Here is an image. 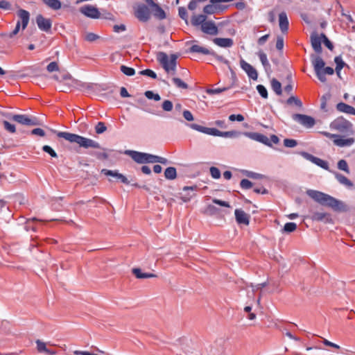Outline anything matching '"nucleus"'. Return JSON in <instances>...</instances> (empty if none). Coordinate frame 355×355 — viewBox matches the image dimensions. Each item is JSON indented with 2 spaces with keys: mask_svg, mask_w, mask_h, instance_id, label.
Wrapping results in <instances>:
<instances>
[{
  "mask_svg": "<svg viewBox=\"0 0 355 355\" xmlns=\"http://www.w3.org/2000/svg\"><path fill=\"white\" fill-rule=\"evenodd\" d=\"M172 80L179 88L187 89L188 87L187 85L179 78H173Z\"/></svg>",
  "mask_w": 355,
  "mask_h": 355,
  "instance_id": "obj_46",
  "label": "nucleus"
},
{
  "mask_svg": "<svg viewBox=\"0 0 355 355\" xmlns=\"http://www.w3.org/2000/svg\"><path fill=\"white\" fill-rule=\"evenodd\" d=\"M203 33L211 35H216L218 33V30L215 23L212 21H206L201 26Z\"/></svg>",
  "mask_w": 355,
  "mask_h": 355,
  "instance_id": "obj_16",
  "label": "nucleus"
},
{
  "mask_svg": "<svg viewBox=\"0 0 355 355\" xmlns=\"http://www.w3.org/2000/svg\"><path fill=\"white\" fill-rule=\"evenodd\" d=\"M12 6L11 3L6 0H1L0 1V8L5 10H11Z\"/></svg>",
  "mask_w": 355,
  "mask_h": 355,
  "instance_id": "obj_57",
  "label": "nucleus"
},
{
  "mask_svg": "<svg viewBox=\"0 0 355 355\" xmlns=\"http://www.w3.org/2000/svg\"><path fill=\"white\" fill-rule=\"evenodd\" d=\"M140 73L141 75H145V76H149L153 79H155L157 78V74L151 69H147L141 71Z\"/></svg>",
  "mask_w": 355,
  "mask_h": 355,
  "instance_id": "obj_56",
  "label": "nucleus"
},
{
  "mask_svg": "<svg viewBox=\"0 0 355 355\" xmlns=\"http://www.w3.org/2000/svg\"><path fill=\"white\" fill-rule=\"evenodd\" d=\"M178 13H179V16L182 19L185 20L186 21H187L188 15H187V11L185 8L180 7L178 9Z\"/></svg>",
  "mask_w": 355,
  "mask_h": 355,
  "instance_id": "obj_59",
  "label": "nucleus"
},
{
  "mask_svg": "<svg viewBox=\"0 0 355 355\" xmlns=\"http://www.w3.org/2000/svg\"><path fill=\"white\" fill-rule=\"evenodd\" d=\"M279 25L281 31L284 33L288 30V19L286 12H282L279 15Z\"/></svg>",
  "mask_w": 355,
  "mask_h": 355,
  "instance_id": "obj_22",
  "label": "nucleus"
},
{
  "mask_svg": "<svg viewBox=\"0 0 355 355\" xmlns=\"http://www.w3.org/2000/svg\"><path fill=\"white\" fill-rule=\"evenodd\" d=\"M43 3L49 8L57 10L61 8V2L59 0H42Z\"/></svg>",
  "mask_w": 355,
  "mask_h": 355,
  "instance_id": "obj_31",
  "label": "nucleus"
},
{
  "mask_svg": "<svg viewBox=\"0 0 355 355\" xmlns=\"http://www.w3.org/2000/svg\"><path fill=\"white\" fill-rule=\"evenodd\" d=\"M323 37V43L330 50L332 51L334 49V45L331 42L327 37L324 34H322Z\"/></svg>",
  "mask_w": 355,
  "mask_h": 355,
  "instance_id": "obj_61",
  "label": "nucleus"
},
{
  "mask_svg": "<svg viewBox=\"0 0 355 355\" xmlns=\"http://www.w3.org/2000/svg\"><path fill=\"white\" fill-rule=\"evenodd\" d=\"M307 194L309 197L320 204H322L326 196V193L315 190H308Z\"/></svg>",
  "mask_w": 355,
  "mask_h": 355,
  "instance_id": "obj_25",
  "label": "nucleus"
},
{
  "mask_svg": "<svg viewBox=\"0 0 355 355\" xmlns=\"http://www.w3.org/2000/svg\"><path fill=\"white\" fill-rule=\"evenodd\" d=\"M334 62L336 64V71H341L342 69L345 66V63L343 60L340 56H336L334 58Z\"/></svg>",
  "mask_w": 355,
  "mask_h": 355,
  "instance_id": "obj_40",
  "label": "nucleus"
},
{
  "mask_svg": "<svg viewBox=\"0 0 355 355\" xmlns=\"http://www.w3.org/2000/svg\"><path fill=\"white\" fill-rule=\"evenodd\" d=\"M215 44L223 48H230L234 44L233 40L231 38L216 37L213 40Z\"/></svg>",
  "mask_w": 355,
  "mask_h": 355,
  "instance_id": "obj_23",
  "label": "nucleus"
},
{
  "mask_svg": "<svg viewBox=\"0 0 355 355\" xmlns=\"http://www.w3.org/2000/svg\"><path fill=\"white\" fill-rule=\"evenodd\" d=\"M241 68L248 74V77L254 80H257L258 73L257 70L243 59L240 60Z\"/></svg>",
  "mask_w": 355,
  "mask_h": 355,
  "instance_id": "obj_12",
  "label": "nucleus"
},
{
  "mask_svg": "<svg viewBox=\"0 0 355 355\" xmlns=\"http://www.w3.org/2000/svg\"><path fill=\"white\" fill-rule=\"evenodd\" d=\"M338 168L345 171L347 173H349V168L347 162L345 159H340L338 162Z\"/></svg>",
  "mask_w": 355,
  "mask_h": 355,
  "instance_id": "obj_38",
  "label": "nucleus"
},
{
  "mask_svg": "<svg viewBox=\"0 0 355 355\" xmlns=\"http://www.w3.org/2000/svg\"><path fill=\"white\" fill-rule=\"evenodd\" d=\"M329 127L331 130H336L339 132L348 133L352 132L353 125L344 117L340 116L331 121Z\"/></svg>",
  "mask_w": 355,
  "mask_h": 355,
  "instance_id": "obj_5",
  "label": "nucleus"
},
{
  "mask_svg": "<svg viewBox=\"0 0 355 355\" xmlns=\"http://www.w3.org/2000/svg\"><path fill=\"white\" fill-rule=\"evenodd\" d=\"M120 69L121 72L128 76H133L135 73V70L133 68L125 65H121Z\"/></svg>",
  "mask_w": 355,
  "mask_h": 355,
  "instance_id": "obj_39",
  "label": "nucleus"
},
{
  "mask_svg": "<svg viewBox=\"0 0 355 355\" xmlns=\"http://www.w3.org/2000/svg\"><path fill=\"white\" fill-rule=\"evenodd\" d=\"M311 218L313 220L325 221V222H329L331 220L330 216L329 214L324 213V212H318V211L314 212L312 214Z\"/></svg>",
  "mask_w": 355,
  "mask_h": 355,
  "instance_id": "obj_28",
  "label": "nucleus"
},
{
  "mask_svg": "<svg viewBox=\"0 0 355 355\" xmlns=\"http://www.w3.org/2000/svg\"><path fill=\"white\" fill-rule=\"evenodd\" d=\"M189 126L191 128H192L195 130H197L198 132H202V133H205V134H207L209 135L216 136V137H225V138H227V137L233 138V137H237L242 134L243 135V132H241L236 131V130L222 132V131H220L218 129L214 128H207V127H204V126H202V125H198L196 123L189 124Z\"/></svg>",
  "mask_w": 355,
  "mask_h": 355,
  "instance_id": "obj_3",
  "label": "nucleus"
},
{
  "mask_svg": "<svg viewBox=\"0 0 355 355\" xmlns=\"http://www.w3.org/2000/svg\"><path fill=\"white\" fill-rule=\"evenodd\" d=\"M297 229V225L295 223H287L284 225L283 231L291 233Z\"/></svg>",
  "mask_w": 355,
  "mask_h": 355,
  "instance_id": "obj_41",
  "label": "nucleus"
},
{
  "mask_svg": "<svg viewBox=\"0 0 355 355\" xmlns=\"http://www.w3.org/2000/svg\"><path fill=\"white\" fill-rule=\"evenodd\" d=\"M196 189V187H184L183 188V191L184 192V193H182L181 197H180L182 200L184 202H189L192 198V197L194 196V193L191 195V194L187 193V192L189 191H193Z\"/></svg>",
  "mask_w": 355,
  "mask_h": 355,
  "instance_id": "obj_29",
  "label": "nucleus"
},
{
  "mask_svg": "<svg viewBox=\"0 0 355 355\" xmlns=\"http://www.w3.org/2000/svg\"><path fill=\"white\" fill-rule=\"evenodd\" d=\"M287 103L289 105L294 103L298 107H301L302 105L301 101L299 98H297V97L293 96H292L288 98Z\"/></svg>",
  "mask_w": 355,
  "mask_h": 355,
  "instance_id": "obj_49",
  "label": "nucleus"
},
{
  "mask_svg": "<svg viewBox=\"0 0 355 355\" xmlns=\"http://www.w3.org/2000/svg\"><path fill=\"white\" fill-rule=\"evenodd\" d=\"M132 274L138 279H146L157 277V275L154 273L142 272V270L140 268H134L132 269Z\"/></svg>",
  "mask_w": 355,
  "mask_h": 355,
  "instance_id": "obj_26",
  "label": "nucleus"
},
{
  "mask_svg": "<svg viewBox=\"0 0 355 355\" xmlns=\"http://www.w3.org/2000/svg\"><path fill=\"white\" fill-rule=\"evenodd\" d=\"M334 174L336 179L340 184L347 187H352L353 186L352 182L349 180L347 177L344 176L343 175L338 172H334Z\"/></svg>",
  "mask_w": 355,
  "mask_h": 355,
  "instance_id": "obj_27",
  "label": "nucleus"
},
{
  "mask_svg": "<svg viewBox=\"0 0 355 355\" xmlns=\"http://www.w3.org/2000/svg\"><path fill=\"white\" fill-rule=\"evenodd\" d=\"M206 21V16L204 15H194L192 17L191 19V24L193 26H199L200 25L202 26V24L203 23H205Z\"/></svg>",
  "mask_w": 355,
  "mask_h": 355,
  "instance_id": "obj_32",
  "label": "nucleus"
},
{
  "mask_svg": "<svg viewBox=\"0 0 355 355\" xmlns=\"http://www.w3.org/2000/svg\"><path fill=\"white\" fill-rule=\"evenodd\" d=\"M258 56L261 64L266 69L270 67V64L267 58V55L263 51H260L258 53Z\"/></svg>",
  "mask_w": 355,
  "mask_h": 355,
  "instance_id": "obj_35",
  "label": "nucleus"
},
{
  "mask_svg": "<svg viewBox=\"0 0 355 355\" xmlns=\"http://www.w3.org/2000/svg\"><path fill=\"white\" fill-rule=\"evenodd\" d=\"M219 2H216L212 3L211 5H207L204 7L203 11L206 14H214L218 9V3Z\"/></svg>",
  "mask_w": 355,
  "mask_h": 355,
  "instance_id": "obj_37",
  "label": "nucleus"
},
{
  "mask_svg": "<svg viewBox=\"0 0 355 355\" xmlns=\"http://www.w3.org/2000/svg\"><path fill=\"white\" fill-rule=\"evenodd\" d=\"M102 173L105 175L112 176L116 178L118 180H119V178L121 175V173H118L116 171H111L107 169H103Z\"/></svg>",
  "mask_w": 355,
  "mask_h": 355,
  "instance_id": "obj_42",
  "label": "nucleus"
},
{
  "mask_svg": "<svg viewBox=\"0 0 355 355\" xmlns=\"http://www.w3.org/2000/svg\"><path fill=\"white\" fill-rule=\"evenodd\" d=\"M4 128L10 133H15L16 131L15 126L13 124H11L7 121H3Z\"/></svg>",
  "mask_w": 355,
  "mask_h": 355,
  "instance_id": "obj_52",
  "label": "nucleus"
},
{
  "mask_svg": "<svg viewBox=\"0 0 355 355\" xmlns=\"http://www.w3.org/2000/svg\"><path fill=\"white\" fill-rule=\"evenodd\" d=\"M46 69L49 72H53V71H58L59 67H58L57 62H51V63H49L47 65Z\"/></svg>",
  "mask_w": 355,
  "mask_h": 355,
  "instance_id": "obj_58",
  "label": "nucleus"
},
{
  "mask_svg": "<svg viewBox=\"0 0 355 355\" xmlns=\"http://www.w3.org/2000/svg\"><path fill=\"white\" fill-rule=\"evenodd\" d=\"M177 55L171 54L168 56L164 52H159L157 54V60L168 74L174 75L176 71Z\"/></svg>",
  "mask_w": 355,
  "mask_h": 355,
  "instance_id": "obj_4",
  "label": "nucleus"
},
{
  "mask_svg": "<svg viewBox=\"0 0 355 355\" xmlns=\"http://www.w3.org/2000/svg\"><path fill=\"white\" fill-rule=\"evenodd\" d=\"M293 118L295 121L306 128H312L315 125L314 119L307 115L295 114L293 115Z\"/></svg>",
  "mask_w": 355,
  "mask_h": 355,
  "instance_id": "obj_11",
  "label": "nucleus"
},
{
  "mask_svg": "<svg viewBox=\"0 0 355 355\" xmlns=\"http://www.w3.org/2000/svg\"><path fill=\"white\" fill-rule=\"evenodd\" d=\"M322 205L329 206L335 210H338L340 209V205H341V202L331 196L326 194Z\"/></svg>",
  "mask_w": 355,
  "mask_h": 355,
  "instance_id": "obj_20",
  "label": "nucleus"
},
{
  "mask_svg": "<svg viewBox=\"0 0 355 355\" xmlns=\"http://www.w3.org/2000/svg\"><path fill=\"white\" fill-rule=\"evenodd\" d=\"M98 38V36L94 33H89L85 35V40L89 42H94Z\"/></svg>",
  "mask_w": 355,
  "mask_h": 355,
  "instance_id": "obj_64",
  "label": "nucleus"
},
{
  "mask_svg": "<svg viewBox=\"0 0 355 355\" xmlns=\"http://www.w3.org/2000/svg\"><path fill=\"white\" fill-rule=\"evenodd\" d=\"M322 34L323 33H321L319 35L317 33H313L311 35V37H310L311 46H312L313 50L315 51V52L318 54L321 53L322 51V46H321L322 43L323 42Z\"/></svg>",
  "mask_w": 355,
  "mask_h": 355,
  "instance_id": "obj_9",
  "label": "nucleus"
},
{
  "mask_svg": "<svg viewBox=\"0 0 355 355\" xmlns=\"http://www.w3.org/2000/svg\"><path fill=\"white\" fill-rule=\"evenodd\" d=\"M243 135L252 140L261 142V143L268 145V146H271V144L270 143V139L264 135H262V134L258 133V132H243Z\"/></svg>",
  "mask_w": 355,
  "mask_h": 355,
  "instance_id": "obj_15",
  "label": "nucleus"
},
{
  "mask_svg": "<svg viewBox=\"0 0 355 355\" xmlns=\"http://www.w3.org/2000/svg\"><path fill=\"white\" fill-rule=\"evenodd\" d=\"M300 155H301L304 159L311 162L312 163L316 164L317 166L321 167L322 168L329 170V164L327 162L321 159L318 157H316L306 152H300Z\"/></svg>",
  "mask_w": 355,
  "mask_h": 355,
  "instance_id": "obj_8",
  "label": "nucleus"
},
{
  "mask_svg": "<svg viewBox=\"0 0 355 355\" xmlns=\"http://www.w3.org/2000/svg\"><path fill=\"white\" fill-rule=\"evenodd\" d=\"M36 23L38 28L42 31L47 33L49 32L51 28V20L44 17L42 15H39L36 17Z\"/></svg>",
  "mask_w": 355,
  "mask_h": 355,
  "instance_id": "obj_13",
  "label": "nucleus"
},
{
  "mask_svg": "<svg viewBox=\"0 0 355 355\" xmlns=\"http://www.w3.org/2000/svg\"><path fill=\"white\" fill-rule=\"evenodd\" d=\"M257 89L258 91V92L259 93V94L264 98H268V92H267V89L266 88L262 85H258L257 86Z\"/></svg>",
  "mask_w": 355,
  "mask_h": 355,
  "instance_id": "obj_48",
  "label": "nucleus"
},
{
  "mask_svg": "<svg viewBox=\"0 0 355 355\" xmlns=\"http://www.w3.org/2000/svg\"><path fill=\"white\" fill-rule=\"evenodd\" d=\"M354 141L355 140L352 137L344 138L343 137H341L338 135H337L336 139H334V145L339 147L351 146L354 144Z\"/></svg>",
  "mask_w": 355,
  "mask_h": 355,
  "instance_id": "obj_18",
  "label": "nucleus"
},
{
  "mask_svg": "<svg viewBox=\"0 0 355 355\" xmlns=\"http://www.w3.org/2000/svg\"><path fill=\"white\" fill-rule=\"evenodd\" d=\"M162 109L166 112H170L173 110V103L169 100H165L162 105Z\"/></svg>",
  "mask_w": 355,
  "mask_h": 355,
  "instance_id": "obj_45",
  "label": "nucleus"
},
{
  "mask_svg": "<svg viewBox=\"0 0 355 355\" xmlns=\"http://www.w3.org/2000/svg\"><path fill=\"white\" fill-rule=\"evenodd\" d=\"M297 144V141L293 139H285L284 140V145L288 148H293L296 146Z\"/></svg>",
  "mask_w": 355,
  "mask_h": 355,
  "instance_id": "obj_51",
  "label": "nucleus"
},
{
  "mask_svg": "<svg viewBox=\"0 0 355 355\" xmlns=\"http://www.w3.org/2000/svg\"><path fill=\"white\" fill-rule=\"evenodd\" d=\"M145 96L148 99H153L155 101H158L161 99L160 96L158 94H155L152 91H146L145 92Z\"/></svg>",
  "mask_w": 355,
  "mask_h": 355,
  "instance_id": "obj_44",
  "label": "nucleus"
},
{
  "mask_svg": "<svg viewBox=\"0 0 355 355\" xmlns=\"http://www.w3.org/2000/svg\"><path fill=\"white\" fill-rule=\"evenodd\" d=\"M32 135H38L40 137H44L45 132L42 128H35L31 131Z\"/></svg>",
  "mask_w": 355,
  "mask_h": 355,
  "instance_id": "obj_63",
  "label": "nucleus"
},
{
  "mask_svg": "<svg viewBox=\"0 0 355 355\" xmlns=\"http://www.w3.org/2000/svg\"><path fill=\"white\" fill-rule=\"evenodd\" d=\"M229 120L231 121H243L244 120V117L242 114H231L229 116Z\"/></svg>",
  "mask_w": 355,
  "mask_h": 355,
  "instance_id": "obj_62",
  "label": "nucleus"
},
{
  "mask_svg": "<svg viewBox=\"0 0 355 355\" xmlns=\"http://www.w3.org/2000/svg\"><path fill=\"white\" fill-rule=\"evenodd\" d=\"M276 48L279 51H282L284 48V38L282 36H277L276 42Z\"/></svg>",
  "mask_w": 355,
  "mask_h": 355,
  "instance_id": "obj_60",
  "label": "nucleus"
},
{
  "mask_svg": "<svg viewBox=\"0 0 355 355\" xmlns=\"http://www.w3.org/2000/svg\"><path fill=\"white\" fill-rule=\"evenodd\" d=\"M236 220L239 224H244L248 225L249 224V216L242 209L235 210Z\"/></svg>",
  "mask_w": 355,
  "mask_h": 355,
  "instance_id": "obj_19",
  "label": "nucleus"
},
{
  "mask_svg": "<svg viewBox=\"0 0 355 355\" xmlns=\"http://www.w3.org/2000/svg\"><path fill=\"white\" fill-rule=\"evenodd\" d=\"M227 89V87L222 88H216V89H207V93L208 94H220Z\"/></svg>",
  "mask_w": 355,
  "mask_h": 355,
  "instance_id": "obj_54",
  "label": "nucleus"
},
{
  "mask_svg": "<svg viewBox=\"0 0 355 355\" xmlns=\"http://www.w3.org/2000/svg\"><path fill=\"white\" fill-rule=\"evenodd\" d=\"M209 171H210V174L213 178H214V179L220 178V171L218 168H216L215 166H211L210 168Z\"/></svg>",
  "mask_w": 355,
  "mask_h": 355,
  "instance_id": "obj_47",
  "label": "nucleus"
},
{
  "mask_svg": "<svg viewBox=\"0 0 355 355\" xmlns=\"http://www.w3.org/2000/svg\"><path fill=\"white\" fill-rule=\"evenodd\" d=\"M80 12L85 16L92 19H98L101 13L98 8L92 5H85L80 8Z\"/></svg>",
  "mask_w": 355,
  "mask_h": 355,
  "instance_id": "obj_7",
  "label": "nucleus"
},
{
  "mask_svg": "<svg viewBox=\"0 0 355 355\" xmlns=\"http://www.w3.org/2000/svg\"><path fill=\"white\" fill-rule=\"evenodd\" d=\"M152 12L154 17L159 19H164L166 18L165 12L159 5H157L152 8Z\"/></svg>",
  "mask_w": 355,
  "mask_h": 355,
  "instance_id": "obj_30",
  "label": "nucleus"
},
{
  "mask_svg": "<svg viewBox=\"0 0 355 355\" xmlns=\"http://www.w3.org/2000/svg\"><path fill=\"white\" fill-rule=\"evenodd\" d=\"M240 186L242 189H249L252 187V184L248 179H243L240 182Z\"/></svg>",
  "mask_w": 355,
  "mask_h": 355,
  "instance_id": "obj_55",
  "label": "nucleus"
},
{
  "mask_svg": "<svg viewBox=\"0 0 355 355\" xmlns=\"http://www.w3.org/2000/svg\"><path fill=\"white\" fill-rule=\"evenodd\" d=\"M12 119L22 125H36L38 124L35 119H31L28 117L26 115L24 114L13 115Z\"/></svg>",
  "mask_w": 355,
  "mask_h": 355,
  "instance_id": "obj_14",
  "label": "nucleus"
},
{
  "mask_svg": "<svg viewBox=\"0 0 355 355\" xmlns=\"http://www.w3.org/2000/svg\"><path fill=\"white\" fill-rule=\"evenodd\" d=\"M35 343L37 345V352L40 353H43V352L45 353L46 350L47 349L46 344L45 343L41 341L40 340H37Z\"/></svg>",
  "mask_w": 355,
  "mask_h": 355,
  "instance_id": "obj_43",
  "label": "nucleus"
},
{
  "mask_svg": "<svg viewBox=\"0 0 355 355\" xmlns=\"http://www.w3.org/2000/svg\"><path fill=\"white\" fill-rule=\"evenodd\" d=\"M57 136L59 138L64 139L71 144H77L80 147L85 148H101V145L97 141L76 134L69 132H58Z\"/></svg>",
  "mask_w": 355,
  "mask_h": 355,
  "instance_id": "obj_1",
  "label": "nucleus"
},
{
  "mask_svg": "<svg viewBox=\"0 0 355 355\" xmlns=\"http://www.w3.org/2000/svg\"><path fill=\"white\" fill-rule=\"evenodd\" d=\"M271 87L272 90L276 93L277 95H281L282 90V85L280 82H279L276 79H272L271 80Z\"/></svg>",
  "mask_w": 355,
  "mask_h": 355,
  "instance_id": "obj_34",
  "label": "nucleus"
},
{
  "mask_svg": "<svg viewBox=\"0 0 355 355\" xmlns=\"http://www.w3.org/2000/svg\"><path fill=\"white\" fill-rule=\"evenodd\" d=\"M314 71L318 79H322L321 70L324 67L325 62L319 56L315 57L313 60Z\"/></svg>",
  "mask_w": 355,
  "mask_h": 355,
  "instance_id": "obj_17",
  "label": "nucleus"
},
{
  "mask_svg": "<svg viewBox=\"0 0 355 355\" xmlns=\"http://www.w3.org/2000/svg\"><path fill=\"white\" fill-rule=\"evenodd\" d=\"M125 154L130 155L132 159L139 164L144 163H161L162 164H167V159L145 153H140L134 150H125Z\"/></svg>",
  "mask_w": 355,
  "mask_h": 355,
  "instance_id": "obj_2",
  "label": "nucleus"
},
{
  "mask_svg": "<svg viewBox=\"0 0 355 355\" xmlns=\"http://www.w3.org/2000/svg\"><path fill=\"white\" fill-rule=\"evenodd\" d=\"M106 129L107 128L103 122H98L95 127V130L97 134L103 133Z\"/></svg>",
  "mask_w": 355,
  "mask_h": 355,
  "instance_id": "obj_50",
  "label": "nucleus"
},
{
  "mask_svg": "<svg viewBox=\"0 0 355 355\" xmlns=\"http://www.w3.org/2000/svg\"><path fill=\"white\" fill-rule=\"evenodd\" d=\"M17 16L19 18L20 25L22 26V29H25L28 24L30 19V14L28 11L20 9L17 12Z\"/></svg>",
  "mask_w": 355,
  "mask_h": 355,
  "instance_id": "obj_21",
  "label": "nucleus"
},
{
  "mask_svg": "<svg viewBox=\"0 0 355 355\" xmlns=\"http://www.w3.org/2000/svg\"><path fill=\"white\" fill-rule=\"evenodd\" d=\"M321 73H322V79H319L321 82L322 83H324L326 82L327 80V78H326V75H333L334 73V70L332 67H324L322 70H321Z\"/></svg>",
  "mask_w": 355,
  "mask_h": 355,
  "instance_id": "obj_36",
  "label": "nucleus"
},
{
  "mask_svg": "<svg viewBox=\"0 0 355 355\" xmlns=\"http://www.w3.org/2000/svg\"><path fill=\"white\" fill-rule=\"evenodd\" d=\"M42 150L49 153L52 157H57L58 155L55 150L49 146L45 145L42 147Z\"/></svg>",
  "mask_w": 355,
  "mask_h": 355,
  "instance_id": "obj_53",
  "label": "nucleus"
},
{
  "mask_svg": "<svg viewBox=\"0 0 355 355\" xmlns=\"http://www.w3.org/2000/svg\"><path fill=\"white\" fill-rule=\"evenodd\" d=\"M164 176L166 179L174 180L177 176L176 169L174 167H168L164 171Z\"/></svg>",
  "mask_w": 355,
  "mask_h": 355,
  "instance_id": "obj_33",
  "label": "nucleus"
},
{
  "mask_svg": "<svg viewBox=\"0 0 355 355\" xmlns=\"http://www.w3.org/2000/svg\"><path fill=\"white\" fill-rule=\"evenodd\" d=\"M191 53H198L203 55H213L218 61L224 63L226 65L230 64V62L222 55L216 54L214 51L201 46L198 44L192 45L189 49Z\"/></svg>",
  "mask_w": 355,
  "mask_h": 355,
  "instance_id": "obj_6",
  "label": "nucleus"
},
{
  "mask_svg": "<svg viewBox=\"0 0 355 355\" xmlns=\"http://www.w3.org/2000/svg\"><path fill=\"white\" fill-rule=\"evenodd\" d=\"M135 17L141 21H147L150 19V10L147 6L139 5L135 10Z\"/></svg>",
  "mask_w": 355,
  "mask_h": 355,
  "instance_id": "obj_10",
  "label": "nucleus"
},
{
  "mask_svg": "<svg viewBox=\"0 0 355 355\" xmlns=\"http://www.w3.org/2000/svg\"><path fill=\"white\" fill-rule=\"evenodd\" d=\"M336 109L343 113L349 114L355 116V108L345 103H338L336 105Z\"/></svg>",
  "mask_w": 355,
  "mask_h": 355,
  "instance_id": "obj_24",
  "label": "nucleus"
}]
</instances>
